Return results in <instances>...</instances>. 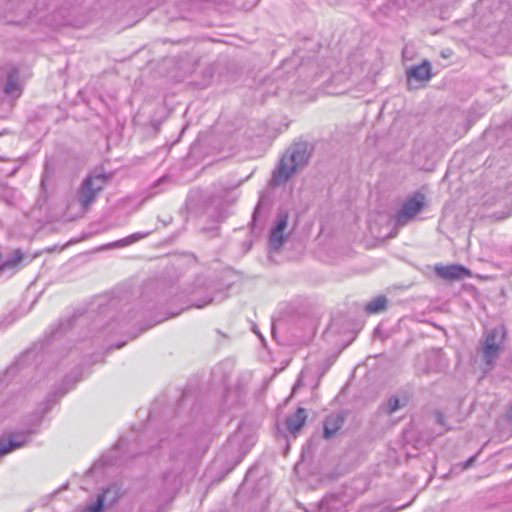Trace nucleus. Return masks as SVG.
I'll return each instance as SVG.
<instances>
[{"label":"nucleus","instance_id":"obj_18","mask_svg":"<svg viewBox=\"0 0 512 512\" xmlns=\"http://www.w3.org/2000/svg\"><path fill=\"white\" fill-rule=\"evenodd\" d=\"M22 258L23 254L20 251H16L13 258L0 265V272L7 269H14L22 261Z\"/></svg>","mask_w":512,"mask_h":512},{"label":"nucleus","instance_id":"obj_15","mask_svg":"<svg viewBox=\"0 0 512 512\" xmlns=\"http://www.w3.org/2000/svg\"><path fill=\"white\" fill-rule=\"evenodd\" d=\"M149 235V232H146V233H135V234H132L126 238H123L121 240H118L112 244H110L111 247H124V246H128V245H131L145 237H147Z\"/></svg>","mask_w":512,"mask_h":512},{"label":"nucleus","instance_id":"obj_13","mask_svg":"<svg viewBox=\"0 0 512 512\" xmlns=\"http://www.w3.org/2000/svg\"><path fill=\"white\" fill-rule=\"evenodd\" d=\"M387 305V298L383 295L377 296L370 300L366 306L365 310L369 314H376L383 311Z\"/></svg>","mask_w":512,"mask_h":512},{"label":"nucleus","instance_id":"obj_12","mask_svg":"<svg viewBox=\"0 0 512 512\" xmlns=\"http://www.w3.org/2000/svg\"><path fill=\"white\" fill-rule=\"evenodd\" d=\"M4 91L7 95L18 97L20 95V86L18 83V71L13 68L7 75V81Z\"/></svg>","mask_w":512,"mask_h":512},{"label":"nucleus","instance_id":"obj_17","mask_svg":"<svg viewBox=\"0 0 512 512\" xmlns=\"http://www.w3.org/2000/svg\"><path fill=\"white\" fill-rule=\"evenodd\" d=\"M337 498L335 496L325 497L319 503V512H330L333 509H336Z\"/></svg>","mask_w":512,"mask_h":512},{"label":"nucleus","instance_id":"obj_24","mask_svg":"<svg viewBox=\"0 0 512 512\" xmlns=\"http://www.w3.org/2000/svg\"><path fill=\"white\" fill-rule=\"evenodd\" d=\"M259 209H260V202L257 204V206H256V208H255V210H254V213H253V219H254V220H255V218H256V215H257V213H258Z\"/></svg>","mask_w":512,"mask_h":512},{"label":"nucleus","instance_id":"obj_5","mask_svg":"<svg viewBox=\"0 0 512 512\" xmlns=\"http://www.w3.org/2000/svg\"><path fill=\"white\" fill-rule=\"evenodd\" d=\"M424 204V196L419 193L407 199L395 216L396 224L400 226L408 224L422 210Z\"/></svg>","mask_w":512,"mask_h":512},{"label":"nucleus","instance_id":"obj_22","mask_svg":"<svg viewBox=\"0 0 512 512\" xmlns=\"http://www.w3.org/2000/svg\"><path fill=\"white\" fill-rule=\"evenodd\" d=\"M168 180V177L167 176H163L161 177L152 187L151 189H155L156 187L162 185L163 183H165L166 181Z\"/></svg>","mask_w":512,"mask_h":512},{"label":"nucleus","instance_id":"obj_16","mask_svg":"<svg viewBox=\"0 0 512 512\" xmlns=\"http://www.w3.org/2000/svg\"><path fill=\"white\" fill-rule=\"evenodd\" d=\"M110 491V489L105 490L102 494L98 496L97 501L95 503L87 506L82 512H101L106 495L110 493Z\"/></svg>","mask_w":512,"mask_h":512},{"label":"nucleus","instance_id":"obj_6","mask_svg":"<svg viewBox=\"0 0 512 512\" xmlns=\"http://www.w3.org/2000/svg\"><path fill=\"white\" fill-rule=\"evenodd\" d=\"M288 218L289 215L286 210L278 212L275 225L269 236V244L273 250H278L286 240L285 231L288 226Z\"/></svg>","mask_w":512,"mask_h":512},{"label":"nucleus","instance_id":"obj_21","mask_svg":"<svg viewBox=\"0 0 512 512\" xmlns=\"http://www.w3.org/2000/svg\"><path fill=\"white\" fill-rule=\"evenodd\" d=\"M302 386V374L299 375L296 383L293 385L292 394H294Z\"/></svg>","mask_w":512,"mask_h":512},{"label":"nucleus","instance_id":"obj_26","mask_svg":"<svg viewBox=\"0 0 512 512\" xmlns=\"http://www.w3.org/2000/svg\"><path fill=\"white\" fill-rule=\"evenodd\" d=\"M157 193H158V191H153V192H151V193H150V195H149V196L156 195Z\"/></svg>","mask_w":512,"mask_h":512},{"label":"nucleus","instance_id":"obj_9","mask_svg":"<svg viewBox=\"0 0 512 512\" xmlns=\"http://www.w3.org/2000/svg\"><path fill=\"white\" fill-rule=\"evenodd\" d=\"M345 418L340 413L327 416L323 423V436L325 439L332 438L343 426Z\"/></svg>","mask_w":512,"mask_h":512},{"label":"nucleus","instance_id":"obj_3","mask_svg":"<svg viewBox=\"0 0 512 512\" xmlns=\"http://www.w3.org/2000/svg\"><path fill=\"white\" fill-rule=\"evenodd\" d=\"M506 330L500 325L487 332L482 343L483 359L486 364L491 365L501 350Z\"/></svg>","mask_w":512,"mask_h":512},{"label":"nucleus","instance_id":"obj_1","mask_svg":"<svg viewBox=\"0 0 512 512\" xmlns=\"http://www.w3.org/2000/svg\"><path fill=\"white\" fill-rule=\"evenodd\" d=\"M312 148L307 142L293 144L282 156L274 170L271 185L279 186L288 181L298 168L305 166L311 156Z\"/></svg>","mask_w":512,"mask_h":512},{"label":"nucleus","instance_id":"obj_25","mask_svg":"<svg viewBox=\"0 0 512 512\" xmlns=\"http://www.w3.org/2000/svg\"><path fill=\"white\" fill-rule=\"evenodd\" d=\"M510 214H511V212H509V213H507V214H505V215L499 216V218H500V219H502V218H506V217H508Z\"/></svg>","mask_w":512,"mask_h":512},{"label":"nucleus","instance_id":"obj_10","mask_svg":"<svg viewBox=\"0 0 512 512\" xmlns=\"http://www.w3.org/2000/svg\"><path fill=\"white\" fill-rule=\"evenodd\" d=\"M406 74L409 83L412 80L417 82L428 81L432 77L431 65L427 60H425L420 65L409 68Z\"/></svg>","mask_w":512,"mask_h":512},{"label":"nucleus","instance_id":"obj_8","mask_svg":"<svg viewBox=\"0 0 512 512\" xmlns=\"http://www.w3.org/2000/svg\"><path fill=\"white\" fill-rule=\"evenodd\" d=\"M436 274L445 280H460L464 277L470 276V271L462 265H436Z\"/></svg>","mask_w":512,"mask_h":512},{"label":"nucleus","instance_id":"obj_19","mask_svg":"<svg viewBox=\"0 0 512 512\" xmlns=\"http://www.w3.org/2000/svg\"><path fill=\"white\" fill-rule=\"evenodd\" d=\"M401 407L400 400L396 396H391L385 405H383V410L387 414H392L396 412Z\"/></svg>","mask_w":512,"mask_h":512},{"label":"nucleus","instance_id":"obj_2","mask_svg":"<svg viewBox=\"0 0 512 512\" xmlns=\"http://www.w3.org/2000/svg\"><path fill=\"white\" fill-rule=\"evenodd\" d=\"M109 176L103 173L90 174L87 176L78 191V202L82 213L88 210V208L94 203L98 193L108 183Z\"/></svg>","mask_w":512,"mask_h":512},{"label":"nucleus","instance_id":"obj_7","mask_svg":"<svg viewBox=\"0 0 512 512\" xmlns=\"http://www.w3.org/2000/svg\"><path fill=\"white\" fill-rule=\"evenodd\" d=\"M30 441L27 432L12 433L6 438L0 439V459L8 453L23 447Z\"/></svg>","mask_w":512,"mask_h":512},{"label":"nucleus","instance_id":"obj_20","mask_svg":"<svg viewBox=\"0 0 512 512\" xmlns=\"http://www.w3.org/2000/svg\"><path fill=\"white\" fill-rule=\"evenodd\" d=\"M211 302H213V299L212 298H208V299H205L203 301H200V302H197V303H194L193 305L197 308H203L205 307L206 305L210 304Z\"/></svg>","mask_w":512,"mask_h":512},{"label":"nucleus","instance_id":"obj_23","mask_svg":"<svg viewBox=\"0 0 512 512\" xmlns=\"http://www.w3.org/2000/svg\"><path fill=\"white\" fill-rule=\"evenodd\" d=\"M474 460H475V456L470 457V458L465 462V468H467V467L471 466Z\"/></svg>","mask_w":512,"mask_h":512},{"label":"nucleus","instance_id":"obj_4","mask_svg":"<svg viewBox=\"0 0 512 512\" xmlns=\"http://www.w3.org/2000/svg\"><path fill=\"white\" fill-rule=\"evenodd\" d=\"M255 443V436L246 431L244 427H239V429L229 438L227 449L229 451L237 450L239 453L238 459L235 463L237 465L242 458L248 453L250 448Z\"/></svg>","mask_w":512,"mask_h":512},{"label":"nucleus","instance_id":"obj_11","mask_svg":"<svg viewBox=\"0 0 512 512\" xmlns=\"http://www.w3.org/2000/svg\"><path fill=\"white\" fill-rule=\"evenodd\" d=\"M307 420V412L299 407L296 412L286 418V428L291 434H296L301 430Z\"/></svg>","mask_w":512,"mask_h":512},{"label":"nucleus","instance_id":"obj_14","mask_svg":"<svg viewBox=\"0 0 512 512\" xmlns=\"http://www.w3.org/2000/svg\"><path fill=\"white\" fill-rule=\"evenodd\" d=\"M163 482L167 490L174 491L180 487L182 479L179 473L165 472L163 474Z\"/></svg>","mask_w":512,"mask_h":512}]
</instances>
